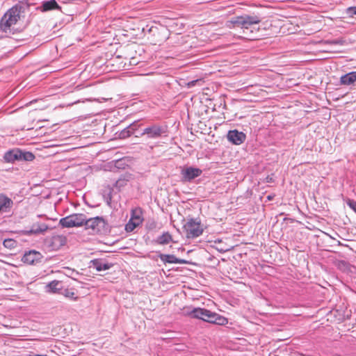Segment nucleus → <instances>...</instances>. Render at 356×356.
<instances>
[{
  "label": "nucleus",
  "mask_w": 356,
  "mask_h": 356,
  "mask_svg": "<svg viewBox=\"0 0 356 356\" xmlns=\"http://www.w3.org/2000/svg\"><path fill=\"white\" fill-rule=\"evenodd\" d=\"M188 314L191 318L200 319L213 324L224 325L228 323L227 318L204 308H193Z\"/></svg>",
  "instance_id": "obj_1"
},
{
  "label": "nucleus",
  "mask_w": 356,
  "mask_h": 356,
  "mask_svg": "<svg viewBox=\"0 0 356 356\" xmlns=\"http://www.w3.org/2000/svg\"><path fill=\"white\" fill-rule=\"evenodd\" d=\"M83 225L91 234H103L108 231V224L102 216H96L88 219L85 216Z\"/></svg>",
  "instance_id": "obj_2"
},
{
  "label": "nucleus",
  "mask_w": 356,
  "mask_h": 356,
  "mask_svg": "<svg viewBox=\"0 0 356 356\" xmlns=\"http://www.w3.org/2000/svg\"><path fill=\"white\" fill-rule=\"evenodd\" d=\"M21 9L20 6H13L4 14L0 21V28L3 31L7 32L17 22L20 18Z\"/></svg>",
  "instance_id": "obj_3"
},
{
  "label": "nucleus",
  "mask_w": 356,
  "mask_h": 356,
  "mask_svg": "<svg viewBox=\"0 0 356 356\" xmlns=\"http://www.w3.org/2000/svg\"><path fill=\"white\" fill-rule=\"evenodd\" d=\"M183 230L187 238H195L201 236L204 228L201 221L197 218L188 219L183 226Z\"/></svg>",
  "instance_id": "obj_4"
},
{
  "label": "nucleus",
  "mask_w": 356,
  "mask_h": 356,
  "mask_svg": "<svg viewBox=\"0 0 356 356\" xmlns=\"http://www.w3.org/2000/svg\"><path fill=\"white\" fill-rule=\"evenodd\" d=\"M168 129L166 126L158 124H151L143 129L140 136H146L147 139L156 140L167 135Z\"/></svg>",
  "instance_id": "obj_5"
},
{
  "label": "nucleus",
  "mask_w": 356,
  "mask_h": 356,
  "mask_svg": "<svg viewBox=\"0 0 356 356\" xmlns=\"http://www.w3.org/2000/svg\"><path fill=\"white\" fill-rule=\"evenodd\" d=\"M85 216H86L83 213L70 215L61 218L59 221V224L63 227H80L83 225Z\"/></svg>",
  "instance_id": "obj_6"
},
{
  "label": "nucleus",
  "mask_w": 356,
  "mask_h": 356,
  "mask_svg": "<svg viewBox=\"0 0 356 356\" xmlns=\"http://www.w3.org/2000/svg\"><path fill=\"white\" fill-rule=\"evenodd\" d=\"M43 256L40 252L30 250L26 252L22 258L23 263L29 265H35L42 261Z\"/></svg>",
  "instance_id": "obj_7"
},
{
  "label": "nucleus",
  "mask_w": 356,
  "mask_h": 356,
  "mask_svg": "<svg viewBox=\"0 0 356 356\" xmlns=\"http://www.w3.org/2000/svg\"><path fill=\"white\" fill-rule=\"evenodd\" d=\"M227 137L229 142L236 145L242 144L246 138L244 133L236 129L229 131Z\"/></svg>",
  "instance_id": "obj_8"
},
{
  "label": "nucleus",
  "mask_w": 356,
  "mask_h": 356,
  "mask_svg": "<svg viewBox=\"0 0 356 356\" xmlns=\"http://www.w3.org/2000/svg\"><path fill=\"white\" fill-rule=\"evenodd\" d=\"M261 21V18L258 15H243L241 29L245 32V30L250 29L252 26L259 24Z\"/></svg>",
  "instance_id": "obj_9"
},
{
  "label": "nucleus",
  "mask_w": 356,
  "mask_h": 356,
  "mask_svg": "<svg viewBox=\"0 0 356 356\" xmlns=\"http://www.w3.org/2000/svg\"><path fill=\"white\" fill-rule=\"evenodd\" d=\"M202 171L201 169L193 167H188L181 170V175L185 181H190L200 176Z\"/></svg>",
  "instance_id": "obj_10"
},
{
  "label": "nucleus",
  "mask_w": 356,
  "mask_h": 356,
  "mask_svg": "<svg viewBox=\"0 0 356 356\" xmlns=\"http://www.w3.org/2000/svg\"><path fill=\"white\" fill-rule=\"evenodd\" d=\"M67 241V238L63 235H55L51 238L50 245L53 250H58L62 246L65 245Z\"/></svg>",
  "instance_id": "obj_11"
},
{
  "label": "nucleus",
  "mask_w": 356,
  "mask_h": 356,
  "mask_svg": "<svg viewBox=\"0 0 356 356\" xmlns=\"http://www.w3.org/2000/svg\"><path fill=\"white\" fill-rule=\"evenodd\" d=\"M159 258L163 263L179 264H184L187 263V261L186 260L181 259H178L173 254H161L159 255Z\"/></svg>",
  "instance_id": "obj_12"
},
{
  "label": "nucleus",
  "mask_w": 356,
  "mask_h": 356,
  "mask_svg": "<svg viewBox=\"0 0 356 356\" xmlns=\"http://www.w3.org/2000/svg\"><path fill=\"white\" fill-rule=\"evenodd\" d=\"M38 9L42 12H47L52 10H60V6L56 0H49L42 2Z\"/></svg>",
  "instance_id": "obj_13"
},
{
  "label": "nucleus",
  "mask_w": 356,
  "mask_h": 356,
  "mask_svg": "<svg viewBox=\"0 0 356 356\" xmlns=\"http://www.w3.org/2000/svg\"><path fill=\"white\" fill-rule=\"evenodd\" d=\"M3 159L6 162L13 163L20 159L19 149L15 148L6 152L3 156Z\"/></svg>",
  "instance_id": "obj_14"
},
{
  "label": "nucleus",
  "mask_w": 356,
  "mask_h": 356,
  "mask_svg": "<svg viewBox=\"0 0 356 356\" xmlns=\"http://www.w3.org/2000/svg\"><path fill=\"white\" fill-rule=\"evenodd\" d=\"M356 81V71L347 73L340 78V83L341 85L350 86Z\"/></svg>",
  "instance_id": "obj_15"
},
{
  "label": "nucleus",
  "mask_w": 356,
  "mask_h": 356,
  "mask_svg": "<svg viewBox=\"0 0 356 356\" xmlns=\"http://www.w3.org/2000/svg\"><path fill=\"white\" fill-rule=\"evenodd\" d=\"M13 201L4 194H0V212H6L13 205Z\"/></svg>",
  "instance_id": "obj_16"
},
{
  "label": "nucleus",
  "mask_w": 356,
  "mask_h": 356,
  "mask_svg": "<svg viewBox=\"0 0 356 356\" xmlns=\"http://www.w3.org/2000/svg\"><path fill=\"white\" fill-rule=\"evenodd\" d=\"M46 287L48 292L58 293H60L64 288L62 282L58 280L51 281L47 285Z\"/></svg>",
  "instance_id": "obj_17"
},
{
  "label": "nucleus",
  "mask_w": 356,
  "mask_h": 356,
  "mask_svg": "<svg viewBox=\"0 0 356 356\" xmlns=\"http://www.w3.org/2000/svg\"><path fill=\"white\" fill-rule=\"evenodd\" d=\"M172 241V235L168 232H163L161 236H158L155 242L159 245H167Z\"/></svg>",
  "instance_id": "obj_18"
},
{
  "label": "nucleus",
  "mask_w": 356,
  "mask_h": 356,
  "mask_svg": "<svg viewBox=\"0 0 356 356\" xmlns=\"http://www.w3.org/2000/svg\"><path fill=\"white\" fill-rule=\"evenodd\" d=\"M130 219L136 221V223L142 224L143 220L142 209L139 207L133 209L131 210Z\"/></svg>",
  "instance_id": "obj_19"
},
{
  "label": "nucleus",
  "mask_w": 356,
  "mask_h": 356,
  "mask_svg": "<svg viewBox=\"0 0 356 356\" xmlns=\"http://www.w3.org/2000/svg\"><path fill=\"white\" fill-rule=\"evenodd\" d=\"M93 263V267L97 270V271H102L110 269L113 265L111 264L104 262L102 261L99 260H94L92 261Z\"/></svg>",
  "instance_id": "obj_20"
},
{
  "label": "nucleus",
  "mask_w": 356,
  "mask_h": 356,
  "mask_svg": "<svg viewBox=\"0 0 356 356\" xmlns=\"http://www.w3.org/2000/svg\"><path fill=\"white\" fill-rule=\"evenodd\" d=\"M243 19V15L236 16L232 18L230 20L227 22V26L232 29L234 26L241 27L242 26Z\"/></svg>",
  "instance_id": "obj_21"
},
{
  "label": "nucleus",
  "mask_w": 356,
  "mask_h": 356,
  "mask_svg": "<svg viewBox=\"0 0 356 356\" xmlns=\"http://www.w3.org/2000/svg\"><path fill=\"white\" fill-rule=\"evenodd\" d=\"M20 159L19 161H31L35 159V156L30 152L22 151L19 149Z\"/></svg>",
  "instance_id": "obj_22"
},
{
  "label": "nucleus",
  "mask_w": 356,
  "mask_h": 356,
  "mask_svg": "<svg viewBox=\"0 0 356 356\" xmlns=\"http://www.w3.org/2000/svg\"><path fill=\"white\" fill-rule=\"evenodd\" d=\"M3 245L5 248L12 250L17 247V242L13 238H6L3 242Z\"/></svg>",
  "instance_id": "obj_23"
},
{
  "label": "nucleus",
  "mask_w": 356,
  "mask_h": 356,
  "mask_svg": "<svg viewBox=\"0 0 356 356\" xmlns=\"http://www.w3.org/2000/svg\"><path fill=\"white\" fill-rule=\"evenodd\" d=\"M140 225V223H136V221L129 219V222L125 225V230L128 232H132Z\"/></svg>",
  "instance_id": "obj_24"
},
{
  "label": "nucleus",
  "mask_w": 356,
  "mask_h": 356,
  "mask_svg": "<svg viewBox=\"0 0 356 356\" xmlns=\"http://www.w3.org/2000/svg\"><path fill=\"white\" fill-rule=\"evenodd\" d=\"M60 294L63 295L65 297L70 298L72 300H76L77 297L75 296V293L70 289H64L60 292Z\"/></svg>",
  "instance_id": "obj_25"
},
{
  "label": "nucleus",
  "mask_w": 356,
  "mask_h": 356,
  "mask_svg": "<svg viewBox=\"0 0 356 356\" xmlns=\"http://www.w3.org/2000/svg\"><path fill=\"white\" fill-rule=\"evenodd\" d=\"M133 134V131L127 127L119 133V137L120 138H127Z\"/></svg>",
  "instance_id": "obj_26"
},
{
  "label": "nucleus",
  "mask_w": 356,
  "mask_h": 356,
  "mask_svg": "<svg viewBox=\"0 0 356 356\" xmlns=\"http://www.w3.org/2000/svg\"><path fill=\"white\" fill-rule=\"evenodd\" d=\"M128 180L124 178L118 179L115 184V186L120 190L122 188L127 184Z\"/></svg>",
  "instance_id": "obj_27"
},
{
  "label": "nucleus",
  "mask_w": 356,
  "mask_h": 356,
  "mask_svg": "<svg viewBox=\"0 0 356 356\" xmlns=\"http://www.w3.org/2000/svg\"><path fill=\"white\" fill-rule=\"evenodd\" d=\"M47 229V226L45 225H42L41 226L38 227V228L34 229L33 228L31 230V232L38 234V233H42Z\"/></svg>",
  "instance_id": "obj_28"
},
{
  "label": "nucleus",
  "mask_w": 356,
  "mask_h": 356,
  "mask_svg": "<svg viewBox=\"0 0 356 356\" xmlns=\"http://www.w3.org/2000/svg\"><path fill=\"white\" fill-rule=\"evenodd\" d=\"M325 43L330 44H340L343 45L344 44V41L342 40H327L325 41Z\"/></svg>",
  "instance_id": "obj_29"
},
{
  "label": "nucleus",
  "mask_w": 356,
  "mask_h": 356,
  "mask_svg": "<svg viewBox=\"0 0 356 356\" xmlns=\"http://www.w3.org/2000/svg\"><path fill=\"white\" fill-rule=\"evenodd\" d=\"M140 126V124H138V121H135L129 125L128 127L130 129V130L133 131L134 133Z\"/></svg>",
  "instance_id": "obj_30"
},
{
  "label": "nucleus",
  "mask_w": 356,
  "mask_h": 356,
  "mask_svg": "<svg viewBox=\"0 0 356 356\" xmlns=\"http://www.w3.org/2000/svg\"><path fill=\"white\" fill-rule=\"evenodd\" d=\"M347 13L350 16L353 17L354 15H356V6L354 7H350L347 9Z\"/></svg>",
  "instance_id": "obj_31"
},
{
  "label": "nucleus",
  "mask_w": 356,
  "mask_h": 356,
  "mask_svg": "<svg viewBox=\"0 0 356 356\" xmlns=\"http://www.w3.org/2000/svg\"><path fill=\"white\" fill-rule=\"evenodd\" d=\"M348 205L356 212V201L349 200L348 201Z\"/></svg>",
  "instance_id": "obj_32"
},
{
  "label": "nucleus",
  "mask_w": 356,
  "mask_h": 356,
  "mask_svg": "<svg viewBox=\"0 0 356 356\" xmlns=\"http://www.w3.org/2000/svg\"><path fill=\"white\" fill-rule=\"evenodd\" d=\"M197 81H198L197 80V81H191V83H189V85L190 86H194L195 85V82H197Z\"/></svg>",
  "instance_id": "obj_33"
}]
</instances>
